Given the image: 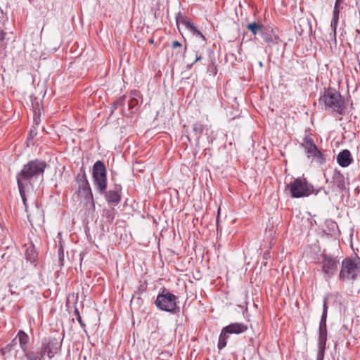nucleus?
Masks as SVG:
<instances>
[{
  "instance_id": "1",
  "label": "nucleus",
  "mask_w": 360,
  "mask_h": 360,
  "mask_svg": "<svg viewBox=\"0 0 360 360\" xmlns=\"http://www.w3.org/2000/svg\"><path fill=\"white\" fill-rule=\"evenodd\" d=\"M46 162L41 159H34L25 164L16 175L17 184L20 197L27 212V200L29 195L33 191V184L39 179H44Z\"/></svg>"
},
{
  "instance_id": "2",
  "label": "nucleus",
  "mask_w": 360,
  "mask_h": 360,
  "mask_svg": "<svg viewBox=\"0 0 360 360\" xmlns=\"http://www.w3.org/2000/svg\"><path fill=\"white\" fill-rule=\"evenodd\" d=\"M319 101L324 103L326 109L332 112H336L340 115H344L346 113L345 102L340 92L335 89L325 90L323 95L321 96Z\"/></svg>"
},
{
  "instance_id": "3",
  "label": "nucleus",
  "mask_w": 360,
  "mask_h": 360,
  "mask_svg": "<svg viewBox=\"0 0 360 360\" xmlns=\"http://www.w3.org/2000/svg\"><path fill=\"white\" fill-rule=\"evenodd\" d=\"M360 274V262L359 259L345 258L341 263L339 279L342 282L353 283Z\"/></svg>"
},
{
  "instance_id": "4",
  "label": "nucleus",
  "mask_w": 360,
  "mask_h": 360,
  "mask_svg": "<svg viewBox=\"0 0 360 360\" xmlns=\"http://www.w3.org/2000/svg\"><path fill=\"white\" fill-rule=\"evenodd\" d=\"M92 179L98 192L103 195L107 188V169L102 160H97L93 165Z\"/></svg>"
},
{
  "instance_id": "5",
  "label": "nucleus",
  "mask_w": 360,
  "mask_h": 360,
  "mask_svg": "<svg viewBox=\"0 0 360 360\" xmlns=\"http://www.w3.org/2000/svg\"><path fill=\"white\" fill-rule=\"evenodd\" d=\"M177 297L163 288L158 295L154 304L161 311L174 314L176 312Z\"/></svg>"
},
{
  "instance_id": "6",
  "label": "nucleus",
  "mask_w": 360,
  "mask_h": 360,
  "mask_svg": "<svg viewBox=\"0 0 360 360\" xmlns=\"http://www.w3.org/2000/svg\"><path fill=\"white\" fill-rule=\"evenodd\" d=\"M318 264L321 267V271L323 275V278L326 280H328L337 274L339 259L338 257L323 253L319 257Z\"/></svg>"
},
{
  "instance_id": "7",
  "label": "nucleus",
  "mask_w": 360,
  "mask_h": 360,
  "mask_svg": "<svg viewBox=\"0 0 360 360\" xmlns=\"http://www.w3.org/2000/svg\"><path fill=\"white\" fill-rule=\"evenodd\" d=\"M63 340V336L60 338V335L44 338L40 345L41 349L44 355L51 359L60 352Z\"/></svg>"
},
{
  "instance_id": "8",
  "label": "nucleus",
  "mask_w": 360,
  "mask_h": 360,
  "mask_svg": "<svg viewBox=\"0 0 360 360\" xmlns=\"http://www.w3.org/2000/svg\"><path fill=\"white\" fill-rule=\"evenodd\" d=\"M291 196L295 198L309 195L313 191V186L309 184L305 179H295L287 185Z\"/></svg>"
},
{
  "instance_id": "9",
  "label": "nucleus",
  "mask_w": 360,
  "mask_h": 360,
  "mask_svg": "<svg viewBox=\"0 0 360 360\" xmlns=\"http://www.w3.org/2000/svg\"><path fill=\"white\" fill-rule=\"evenodd\" d=\"M76 181L78 193L84 196L86 202H91L94 205L93 193L84 169H81L80 173L77 175Z\"/></svg>"
},
{
  "instance_id": "10",
  "label": "nucleus",
  "mask_w": 360,
  "mask_h": 360,
  "mask_svg": "<svg viewBox=\"0 0 360 360\" xmlns=\"http://www.w3.org/2000/svg\"><path fill=\"white\" fill-rule=\"evenodd\" d=\"M179 22L184 25L187 29L193 32V34L199 36L202 39L203 42L206 43L207 39L205 36L199 30L197 29L194 24L191 22L187 17L179 13L178 16H176V23Z\"/></svg>"
},
{
  "instance_id": "11",
  "label": "nucleus",
  "mask_w": 360,
  "mask_h": 360,
  "mask_svg": "<svg viewBox=\"0 0 360 360\" xmlns=\"http://www.w3.org/2000/svg\"><path fill=\"white\" fill-rule=\"evenodd\" d=\"M261 36L263 40L267 43H278V30L273 27L264 26L262 30Z\"/></svg>"
},
{
  "instance_id": "12",
  "label": "nucleus",
  "mask_w": 360,
  "mask_h": 360,
  "mask_svg": "<svg viewBox=\"0 0 360 360\" xmlns=\"http://www.w3.org/2000/svg\"><path fill=\"white\" fill-rule=\"evenodd\" d=\"M121 191L122 186L120 184H116L114 190L105 191L103 193L105 200L108 203L117 205L121 201Z\"/></svg>"
},
{
  "instance_id": "13",
  "label": "nucleus",
  "mask_w": 360,
  "mask_h": 360,
  "mask_svg": "<svg viewBox=\"0 0 360 360\" xmlns=\"http://www.w3.org/2000/svg\"><path fill=\"white\" fill-rule=\"evenodd\" d=\"M351 153L349 150H343L337 156V162L342 167H348L352 162Z\"/></svg>"
},
{
  "instance_id": "14",
  "label": "nucleus",
  "mask_w": 360,
  "mask_h": 360,
  "mask_svg": "<svg viewBox=\"0 0 360 360\" xmlns=\"http://www.w3.org/2000/svg\"><path fill=\"white\" fill-rule=\"evenodd\" d=\"M226 329L227 333L229 334L239 335L248 330V326L243 323H231L229 325L224 327Z\"/></svg>"
},
{
  "instance_id": "15",
  "label": "nucleus",
  "mask_w": 360,
  "mask_h": 360,
  "mask_svg": "<svg viewBox=\"0 0 360 360\" xmlns=\"http://www.w3.org/2000/svg\"><path fill=\"white\" fill-rule=\"evenodd\" d=\"M342 2H338L335 1L333 13V18L331 20L330 27L333 30L334 40L336 41V30L339 20V14H340V6Z\"/></svg>"
},
{
  "instance_id": "16",
  "label": "nucleus",
  "mask_w": 360,
  "mask_h": 360,
  "mask_svg": "<svg viewBox=\"0 0 360 360\" xmlns=\"http://www.w3.org/2000/svg\"><path fill=\"white\" fill-rule=\"evenodd\" d=\"M332 184L339 190L345 189V181L344 175L338 170H335L332 176Z\"/></svg>"
},
{
  "instance_id": "17",
  "label": "nucleus",
  "mask_w": 360,
  "mask_h": 360,
  "mask_svg": "<svg viewBox=\"0 0 360 360\" xmlns=\"http://www.w3.org/2000/svg\"><path fill=\"white\" fill-rule=\"evenodd\" d=\"M301 146L304 148L309 157L318 149L313 139L309 135L304 137Z\"/></svg>"
},
{
  "instance_id": "18",
  "label": "nucleus",
  "mask_w": 360,
  "mask_h": 360,
  "mask_svg": "<svg viewBox=\"0 0 360 360\" xmlns=\"http://www.w3.org/2000/svg\"><path fill=\"white\" fill-rule=\"evenodd\" d=\"M27 360H44V354L41 349V347L37 349H32L26 350L23 352Z\"/></svg>"
},
{
  "instance_id": "19",
  "label": "nucleus",
  "mask_w": 360,
  "mask_h": 360,
  "mask_svg": "<svg viewBox=\"0 0 360 360\" xmlns=\"http://www.w3.org/2000/svg\"><path fill=\"white\" fill-rule=\"evenodd\" d=\"M17 337L19 339V343L22 351L23 352H26V350L28 349V344L30 341L28 335L23 330H20L18 333Z\"/></svg>"
},
{
  "instance_id": "20",
  "label": "nucleus",
  "mask_w": 360,
  "mask_h": 360,
  "mask_svg": "<svg viewBox=\"0 0 360 360\" xmlns=\"http://www.w3.org/2000/svg\"><path fill=\"white\" fill-rule=\"evenodd\" d=\"M205 130H208V127L200 122H196L193 124V132L197 141L201 138Z\"/></svg>"
},
{
  "instance_id": "21",
  "label": "nucleus",
  "mask_w": 360,
  "mask_h": 360,
  "mask_svg": "<svg viewBox=\"0 0 360 360\" xmlns=\"http://www.w3.org/2000/svg\"><path fill=\"white\" fill-rule=\"evenodd\" d=\"M327 326L326 323H320L319 327V339L318 344H325L327 342Z\"/></svg>"
},
{
  "instance_id": "22",
  "label": "nucleus",
  "mask_w": 360,
  "mask_h": 360,
  "mask_svg": "<svg viewBox=\"0 0 360 360\" xmlns=\"http://www.w3.org/2000/svg\"><path fill=\"white\" fill-rule=\"evenodd\" d=\"M229 333H227L226 329L224 327L219 337L217 347L219 350L222 349L226 346L227 340L229 338Z\"/></svg>"
},
{
  "instance_id": "23",
  "label": "nucleus",
  "mask_w": 360,
  "mask_h": 360,
  "mask_svg": "<svg viewBox=\"0 0 360 360\" xmlns=\"http://www.w3.org/2000/svg\"><path fill=\"white\" fill-rule=\"evenodd\" d=\"M25 258L26 260L30 263H34L36 260L37 252L34 250V246L28 247L25 250Z\"/></svg>"
},
{
  "instance_id": "24",
  "label": "nucleus",
  "mask_w": 360,
  "mask_h": 360,
  "mask_svg": "<svg viewBox=\"0 0 360 360\" xmlns=\"http://www.w3.org/2000/svg\"><path fill=\"white\" fill-rule=\"evenodd\" d=\"M264 25H261L259 23H257L256 22H253L251 23H249L247 25V28L252 33L253 35H257V34L262 33V30Z\"/></svg>"
},
{
  "instance_id": "25",
  "label": "nucleus",
  "mask_w": 360,
  "mask_h": 360,
  "mask_svg": "<svg viewBox=\"0 0 360 360\" xmlns=\"http://www.w3.org/2000/svg\"><path fill=\"white\" fill-rule=\"evenodd\" d=\"M139 101L136 98H131L128 101V107L130 110V113L135 112L138 109Z\"/></svg>"
},
{
  "instance_id": "26",
  "label": "nucleus",
  "mask_w": 360,
  "mask_h": 360,
  "mask_svg": "<svg viewBox=\"0 0 360 360\" xmlns=\"http://www.w3.org/2000/svg\"><path fill=\"white\" fill-rule=\"evenodd\" d=\"M318 351L316 360H323L326 345L325 344H317Z\"/></svg>"
},
{
  "instance_id": "27",
  "label": "nucleus",
  "mask_w": 360,
  "mask_h": 360,
  "mask_svg": "<svg viewBox=\"0 0 360 360\" xmlns=\"http://www.w3.org/2000/svg\"><path fill=\"white\" fill-rule=\"evenodd\" d=\"M310 156H312L314 158H315L316 161L320 164H323L326 161L324 155L319 150V148L316 150V151L311 153L309 157Z\"/></svg>"
},
{
  "instance_id": "28",
  "label": "nucleus",
  "mask_w": 360,
  "mask_h": 360,
  "mask_svg": "<svg viewBox=\"0 0 360 360\" xmlns=\"http://www.w3.org/2000/svg\"><path fill=\"white\" fill-rule=\"evenodd\" d=\"M126 96H122L119 97L112 104L113 110H117L120 107H122L124 105Z\"/></svg>"
},
{
  "instance_id": "29",
  "label": "nucleus",
  "mask_w": 360,
  "mask_h": 360,
  "mask_svg": "<svg viewBox=\"0 0 360 360\" xmlns=\"http://www.w3.org/2000/svg\"><path fill=\"white\" fill-rule=\"evenodd\" d=\"M39 113L40 108L39 105L37 104V107H34V122L38 124L39 122Z\"/></svg>"
},
{
  "instance_id": "30",
  "label": "nucleus",
  "mask_w": 360,
  "mask_h": 360,
  "mask_svg": "<svg viewBox=\"0 0 360 360\" xmlns=\"http://www.w3.org/2000/svg\"><path fill=\"white\" fill-rule=\"evenodd\" d=\"M75 313L77 314V319L78 321V322L79 323L80 326H82V328H84L86 327V325L85 323H84V321H82V317L79 313V311L78 309H75Z\"/></svg>"
},
{
  "instance_id": "31",
  "label": "nucleus",
  "mask_w": 360,
  "mask_h": 360,
  "mask_svg": "<svg viewBox=\"0 0 360 360\" xmlns=\"http://www.w3.org/2000/svg\"><path fill=\"white\" fill-rule=\"evenodd\" d=\"M202 55L199 53V51H195V61L191 63V65H188V68H191L194 63H195L196 62L202 59Z\"/></svg>"
},
{
  "instance_id": "32",
  "label": "nucleus",
  "mask_w": 360,
  "mask_h": 360,
  "mask_svg": "<svg viewBox=\"0 0 360 360\" xmlns=\"http://www.w3.org/2000/svg\"><path fill=\"white\" fill-rule=\"evenodd\" d=\"M327 314H328V312H326V311L322 312V315H321V320L319 322L320 323H326Z\"/></svg>"
},
{
  "instance_id": "33",
  "label": "nucleus",
  "mask_w": 360,
  "mask_h": 360,
  "mask_svg": "<svg viewBox=\"0 0 360 360\" xmlns=\"http://www.w3.org/2000/svg\"><path fill=\"white\" fill-rule=\"evenodd\" d=\"M172 47L173 49H177V48L182 49V44L179 41H174L172 42Z\"/></svg>"
},
{
  "instance_id": "34",
  "label": "nucleus",
  "mask_w": 360,
  "mask_h": 360,
  "mask_svg": "<svg viewBox=\"0 0 360 360\" xmlns=\"http://www.w3.org/2000/svg\"><path fill=\"white\" fill-rule=\"evenodd\" d=\"M11 347H12V345H8L6 347L3 348L1 350V352L3 355H4L6 354V352L8 351H10L11 349Z\"/></svg>"
},
{
  "instance_id": "35",
  "label": "nucleus",
  "mask_w": 360,
  "mask_h": 360,
  "mask_svg": "<svg viewBox=\"0 0 360 360\" xmlns=\"http://www.w3.org/2000/svg\"><path fill=\"white\" fill-rule=\"evenodd\" d=\"M11 347H12V345H8L6 347L3 348L1 350V352L3 355H4L6 354V352L8 351H10L11 349Z\"/></svg>"
},
{
  "instance_id": "36",
  "label": "nucleus",
  "mask_w": 360,
  "mask_h": 360,
  "mask_svg": "<svg viewBox=\"0 0 360 360\" xmlns=\"http://www.w3.org/2000/svg\"><path fill=\"white\" fill-rule=\"evenodd\" d=\"M11 347H12V345H8L6 347L3 348L1 350V352L3 355H4L6 354V352L8 351H10L11 349Z\"/></svg>"
},
{
  "instance_id": "37",
  "label": "nucleus",
  "mask_w": 360,
  "mask_h": 360,
  "mask_svg": "<svg viewBox=\"0 0 360 360\" xmlns=\"http://www.w3.org/2000/svg\"><path fill=\"white\" fill-rule=\"evenodd\" d=\"M11 347H12V345H8L6 347L3 348L1 350V352L3 355H4L6 354V352L8 351H10L11 349Z\"/></svg>"
},
{
  "instance_id": "38",
  "label": "nucleus",
  "mask_w": 360,
  "mask_h": 360,
  "mask_svg": "<svg viewBox=\"0 0 360 360\" xmlns=\"http://www.w3.org/2000/svg\"><path fill=\"white\" fill-rule=\"evenodd\" d=\"M323 311L328 312V306H327V302H326V298L323 300Z\"/></svg>"
},
{
  "instance_id": "39",
  "label": "nucleus",
  "mask_w": 360,
  "mask_h": 360,
  "mask_svg": "<svg viewBox=\"0 0 360 360\" xmlns=\"http://www.w3.org/2000/svg\"><path fill=\"white\" fill-rule=\"evenodd\" d=\"M6 32L4 30H0V41H4L5 39Z\"/></svg>"
},
{
  "instance_id": "40",
  "label": "nucleus",
  "mask_w": 360,
  "mask_h": 360,
  "mask_svg": "<svg viewBox=\"0 0 360 360\" xmlns=\"http://www.w3.org/2000/svg\"><path fill=\"white\" fill-rule=\"evenodd\" d=\"M106 217L108 219L109 221H112L114 218V217L110 213L108 214Z\"/></svg>"
},
{
  "instance_id": "41",
  "label": "nucleus",
  "mask_w": 360,
  "mask_h": 360,
  "mask_svg": "<svg viewBox=\"0 0 360 360\" xmlns=\"http://www.w3.org/2000/svg\"><path fill=\"white\" fill-rule=\"evenodd\" d=\"M33 139L32 130H30L29 136H28V139Z\"/></svg>"
},
{
  "instance_id": "42",
  "label": "nucleus",
  "mask_w": 360,
  "mask_h": 360,
  "mask_svg": "<svg viewBox=\"0 0 360 360\" xmlns=\"http://www.w3.org/2000/svg\"><path fill=\"white\" fill-rule=\"evenodd\" d=\"M59 259H60V262H62L63 260V252H61V254L60 255Z\"/></svg>"
},
{
  "instance_id": "43",
  "label": "nucleus",
  "mask_w": 360,
  "mask_h": 360,
  "mask_svg": "<svg viewBox=\"0 0 360 360\" xmlns=\"http://www.w3.org/2000/svg\"><path fill=\"white\" fill-rule=\"evenodd\" d=\"M139 91H135L133 93V95H134V96H139Z\"/></svg>"
}]
</instances>
